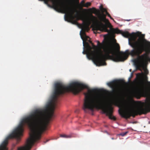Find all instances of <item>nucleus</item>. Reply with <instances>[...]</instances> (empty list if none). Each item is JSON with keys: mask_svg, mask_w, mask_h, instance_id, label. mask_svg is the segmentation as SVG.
Returning a JSON list of instances; mask_svg holds the SVG:
<instances>
[{"mask_svg": "<svg viewBox=\"0 0 150 150\" xmlns=\"http://www.w3.org/2000/svg\"><path fill=\"white\" fill-rule=\"evenodd\" d=\"M54 109H36L23 117L18 126L3 142L0 145V150H7L6 146L9 139L15 137L17 140L20 139V136L23 131V126L25 124L28 125L30 129V138L25 146L19 148L17 150H30L34 142L40 139L41 134L45 130L47 122L52 116Z\"/></svg>", "mask_w": 150, "mask_h": 150, "instance_id": "1", "label": "nucleus"}, {"mask_svg": "<svg viewBox=\"0 0 150 150\" xmlns=\"http://www.w3.org/2000/svg\"><path fill=\"white\" fill-rule=\"evenodd\" d=\"M96 88L88 89L87 92L84 94L83 110L86 112L87 109L92 111L94 108L100 109L110 119L115 120V117L112 115V108L110 106L116 102L115 96L112 94L101 93Z\"/></svg>", "mask_w": 150, "mask_h": 150, "instance_id": "2", "label": "nucleus"}, {"mask_svg": "<svg viewBox=\"0 0 150 150\" xmlns=\"http://www.w3.org/2000/svg\"><path fill=\"white\" fill-rule=\"evenodd\" d=\"M96 49L94 45H93L92 47L88 45L86 56L89 59H92L93 63L97 66L105 65L104 61L108 57H111L114 61H123L127 58L128 55L126 53L129 51L128 50H126L122 54L116 51L114 43L111 41L101 45L99 47L98 50Z\"/></svg>", "mask_w": 150, "mask_h": 150, "instance_id": "3", "label": "nucleus"}, {"mask_svg": "<svg viewBox=\"0 0 150 150\" xmlns=\"http://www.w3.org/2000/svg\"><path fill=\"white\" fill-rule=\"evenodd\" d=\"M74 18L77 19H81L83 21V24L81 26V30L80 31L79 34L80 37L83 40V49L82 53L85 54L84 43L83 39L82 37L81 34L83 35H85V34L84 30H88V26L92 23L93 25V28L96 30H99L101 31L107 32L108 33H110L111 34L115 33H120V30H118L117 28L114 29L110 27V29L108 30L107 29L106 26L105 25L101 22L98 23V18L93 16L92 14L90 13L88 15H84L83 13H79L78 11L76 12V13L74 16L73 17L68 16L66 18L67 21H66L68 22L71 21V19H73Z\"/></svg>", "mask_w": 150, "mask_h": 150, "instance_id": "4", "label": "nucleus"}, {"mask_svg": "<svg viewBox=\"0 0 150 150\" xmlns=\"http://www.w3.org/2000/svg\"><path fill=\"white\" fill-rule=\"evenodd\" d=\"M43 1L47 6L53 8L57 11L64 13V20L67 21L66 16L67 13L68 16L73 17V15L78 11L74 6L72 0H38Z\"/></svg>", "mask_w": 150, "mask_h": 150, "instance_id": "5", "label": "nucleus"}, {"mask_svg": "<svg viewBox=\"0 0 150 150\" xmlns=\"http://www.w3.org/2000/svg\"><path fill=\"white\" fill-rule=\"evenodd\" d=\"M120 107L124 110L125 115L129 117L132 115L146 113L150 108V101L147 102L144 107H135L129 101L124 100L119 103Z\"/></svg>", "mask_w": 150, "mask_h": 150, "instance_id": "6", "label": "nucleus"}, {"mask_svg": "<svg viewBox=\"0 0 150 150\" xmlns=\"http://www.w3.org/2000/svg\"><path fill=\"white\" fill-rule=\"evenodd\" d=\"M150 89V83L141 81L139 82L134 87L129 90L127 95L129 97L140 96L144 93H146L148 90Z\"/></svg>", "mask_w": 150, "mask_h": 150, "instance_id": "7", "label": "nucleus"}, {"mask_svg": "<svg viewBox=\"0 0 150 150\" xmlns=\"http://www.w3.org/2000/svg\"><path fill=\"white\" fill-rule=\"evenodd\" d=\"M120 84V81L118 80H114L107 83V85L112 90L118 88L119 87Z\"/></svg>", "mask_w": 150, "mask_h": 150, "instance_id": "8", "label": "nucleus"}, {"mask_svg": "<svg viewBox=\"0 0 150 150\" xmlns=\"http://www.w3.org/2000/svg\"><path fill=\"white\" fill-rule=\"evenodd\" d=\"M98 17L101 21H103L106 22L107 20L106 19L105 17V15L103 13L101 14L98 13Z\"/></svg>", "mask_w": 150, "mask_h": 150, "instance_id": "9", "label": "nucleus"}, {"mask_svg": "<svg viewBox=\"0 0 150 150\" xmlns=\"http://www.w3.org/2000/svg\"><path fill=\"white\" fill-rule=\"evenodd\" d=\"M91 3L90 2H87L85 4H83L82 5L81 7L84 6L85 7H88V6L90 5Z\"/></svg>", "mask_w": 150, "mask_h": 150, "instance_id": "10", "label": "nucleus"}, {"mask_svg": "<svg viewBox=\"0 0 150 150\" xmlns=\"http://www.w3.org/2000/svg\"><path fill=\"white\" fill-rule=\"evenodd\" d=\"M101 11L102 12H105L106 13V14H107L108 15V16L110 17V18H111L110 17V15L107 12V11H106V9H105L104 8H101Z\"/></svg>", "mask_w": 150, "mask_h": 150, "instance_id": "11", "label": "nucleus"}, {"mask_svg": "<svg viewBox=\"0 0 150 150\" xmlns=\"http://www.w3.org/2000/svg\"><path fill=\"white\" fill-rule=\"evenodd\" d=\"M61 137H65L66 138H70L71 137V136L70 135H61L60 136Z\"/></svg>", "mask_w": 150, "mask_h": 150, "instance_id": "12", "label": "nucleus"}, {"mask_svg": "<svg viewBox=\"0 0 150 150\" xmlns=\"http://www.w3.org/2000/svg\"><path fill=\"white\" fill-rule=\"evenodd\" d=\"M84 2V0H83L80 3V5H79V9H81L82 7H81L82 5H83V3Z\"/></svg>", "mask_w": 150, "mask_h": 150, "instance_id": "13", "label": "nucleus"}, {"mask_svg": "<svg viewBox=\"0 0 150 150\" xmlns=\"http://www.w3.org/2000/svg\"><path fill=\"white\" fill-rule=\"evenodd\" d=\"M135 71V70H134L132 72H131V74H130V76L128 78V81H129L130 80V79H131V78L132 77V74H133V72Z\"/></svg>", "mask_w": 150, "mask_h": 150, "instance_id": "14", "label": "nucleus"}, {"mask_svg": "<svg viewBox=\"0 0 150 150\" xmlns=\"http://www.w3.org/2000/svg\"><path fill=\"white\" fill-rule=\"evenodd\" d=\"M120 135H121L122 136H124V135H125V134L124 133V132H123V133H120L119 134Z\"/></svg>", "mask_w": 150, "mask_h": 150, "instance_id": "15", "label": "nucleus"}, {"mask_svg": "<svg viewBox=\"0 0 150 150\" xmlns=\"http://www.w3.org/2000/svg\"><path fill=\"white\" fill-rule=\"evenodd\" d=\"M76 3L77 4H78L79 3V2L78 1V0H76Z\"/></svg>", "mask_w": 150, "mask_h": 150, "instance_id": "16", "label": "nucleus"}, {"mask_svg": "<svg viewBox=\"0 0 150 150\" xmlns=\"http://www.w3.org/2000/svg\"><path fill=\"white\" fill-rule=\"evenodd\" d=\"M94 8H89V9H88V10H91L92 9H94Z\"/></svg>", "mask_w": 150, "mask_h": 150, "instance_id": "17", "label": "nucleus"}, {"mask_svg": "<svg viewBox=\"0 0 150 150\" xmlns=\"http://www.w3.org/2000/svg\"><path fill=\"white\" fill-rule=\"evenodd\" d=\"M130 19H127V20H126V21H130Z\"/></svg>", "mask_w": 150, "mask_h": 150, "instance_id": "18", "label": "nucleus"}, {"mask_svg": "<svg viewBox=\"0 0 150 150\" xmlns=\"http://www.w3.org/2000/svg\"><path fill=\"white\" fill-rule=\"evenodd\" d=\"M111 25L110 23H108V26H110Z\"/></svg>", "mask_w": 150, "mask_h": 150, "instance_id": "19", "label": "nucleus"}, {"mask_svg": "<svg viewBox=\"0 0 150 150\" xmlns=\"http://www.w3.org/2000/svg\"><path fill=\"white\" fill-rule=\"evenodd\" d=\"M127 132H124V133H125V135L126 134V133H127Z\"/></svg>", "mask_w": 150, "mask_h": 150, "instance_id": "20", "label": "nucleus"}, {"mask_svg": "<svg viewBox=\"0 0 150 150\" xmlns=\"http://www.w3.org/2000/svg\"><path fill=\"white\" fill-rule=\"evenodd\" d=\"M98 44H99V42L98 41Z\"/></svg>", "mask_w": 150, "mask_h": 150, "instance_id": "21", "label": "nucleus"}, {"mask_svg": "<svg viewBox=\"0 0 150 150\" xmlns=\"http://www.w3.org/2000/svg\"><path fill=\"white\" fill-rule=\"evenodd\" d=\"M131 69H130L129 70V71H131Z\"/></svg>", "mask_w": 150, "mask_h": 150, "instance_id": "22", "label": "nucleus"}, {"mask_svg": "<svg viewBox=\"0 0 150 150\" xmlns=\"http://www.w3.org/2000/svg\"><path fill=\"white\" fill-rule=\"evenodd\" d=\"M75 23V21H74V22L73 23Z\"/></svg>", "mask_w": 150, "mask_h": 150, "instance_id": "23", "label": "nucleus"}, {"mask_svg": "<svg viewBox=\"0 0 150 150\" xmlns=\"http://www.w3.org/2000/svg\"><path fill=\"white\" fill-rule=\"evenodd\" d=\"M112 139H113V138H112Z\"/></svg>", "mask_w": 150, "mask_h": 150, "instance_id": "24", "label": "nucleus"}]
</instances>
